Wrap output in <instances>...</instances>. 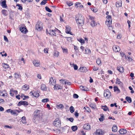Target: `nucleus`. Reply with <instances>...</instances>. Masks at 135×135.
Returning <instances> with one entry per match:
<instances>
[{
    "mask_svg": "<svg viewBox=\"0 0 135 135\" xmlns=\"http://www.w3.org/2000/svg\"><path fill=\"white\" fill-rule=\"evenodd\" d=\"M76 23L81 25L84 23V17L82 15H80L76 17Z\"/></svg>",
    "mask_w": 135,
    "mask_h": 135,
    "instance_id": "obj_1",
    "label": "nucleus"
},
{
    "mask_svg": "<svg viewBox=\"0 0 135 135\" xmlns=\"http://www.w3.org/2000/svg\"><path fill=\"white\" fill-rule=\"evenodd\" d=\"M54 126L55 127L59 128L61 125L60 119L58 118H56L53 122Z\"/></svg>",
    "mask_w": 135,
    "mask_h": 135,
    "instance_id": "obj_2",
    "label": "nucleus"
},
{
    "mask_svg": "<svg viewBox=\"0 0 135 135\" xmlns=\"http://www.w3.org/2000/svg\"><path fill=\"white\" fill-rule=\"evenodd\" d=\"M104 97L107 99H110L111 96V92L108 89L104 90Z\"/></svg>",
    "mask_w": 135,
    "mask_h": 135,
    "instance_id": "obj_3",
    "label": "nucleus"
},
{
    "mask_svg": "<svg viewBox=\"0 0 135 135\" xmlns=\"http://www.w3.org/2000/svg\"><path fill=\"white\" fill-rule=\"evenodd\" d=\"M106 20L105 21V24L107 25H111L112 23V18L111 16L108 15L106 17Z\"/></svg>",
    "mask_w": 135,
    "mask_h": 135,
    "instance_id": "obj_4",
    "label": "nucleus"
},
{
    "mask_svg": "<svg viewBox=\"0 0 135 135\" xmlns=\"http://www.w3.org/2000/svg\"><path fill=\"white\" fill-rule=\"evenodd\" d=\"M103 131L100 129H98L93 134L94 135H103Z\"/></svg>",
    "mask_w": 135,
    "mask_h": 135,
    "instance_id": "obj_5",
    "label": "nucleus"
},
{
    "mask_svg": "<svg viewBox=\"0 0 135 135\" xmlns=\"http://www.w3.org/2000/svg\"><path fill=\"white\" fill-rule=\"evenodd\" d=\"M30 94L31 95H32L33 97L36 98H37L39 96V94L37 92H34V90L32 91L30 93Z\"/></svg>",
    "mask_w": 135,
    "mask_h": 135,
    "instance_id": "obj_6",
    "label": "nucleus"
},
{
    "mask_svg": "<svg viewBox=\"0 0 135 135\" xmlns=\"http://www.w3.org/2000/svg\"><path fill=\"white\" fill-rule=\"evenodd\" d=\"M28 105V102L26 101H21L19 102L17 104L18 106H20L22 105L27 106Z\"/></svg>",
    "mask_w": 135,
    "mask_h": 135,
    "instance_id": "obj_7",
    "label": "nucleus"
},
{
    "mask_svg": "<svg viewBox=\"0 0 135 135\" xmlns=\"http://www.w3.org/2000/svg\"><path fill=\"white\" fill-rule=\"evenodd\" d=\"M113 49L114 51L115 52H119L120 51V49L118 46L115 45L113 46Z\"/></svg>",
    "mask_w": 135,
    "mask_h": 135,
    "instance_id": "obj_8",
    "label": "nucleus"
},
{
    "mask_svg": "<svg viewBox=\"0 0 135 135\" xmlns=\"http://www.w3.org/2000/svg\"><path fill=\"white\" fill-rule=\"evenodd\" d=\"M83 128L86 130H90L91 129V126L89 123L85 124L83 126Z\"/></svg>",
    "mask_w": 135,
    "mask_h": 135,
    "instance_id": "obj_9",
    "label": "nucleus"
},
{
    "mask_svg": "<svg viewBox=\"0 0 135 135\" xmlns=\"http://www.w3.org/2000/svg\"><path fill=\"white\" fill-rule=\"evenodd\" d=\"M20 30L21 32L24 33H26L28 31V30L26 28L23 27H21L20 28Z\"/></svg>",
    "mask_w": 135,
    "mask_h": 135,
    "instance_id": "obj_10",
    "label": "nucleus"
},
{
    "mask_svg": "<svg viewBox=\"0 0 135 135\" xmlns=\"http://www.w3.org/2000/svg\"><path fill=\"white\" fill-rule=\"evenodd\" d=\"M60 83L63 84L64 85V86L66 89H67V87L66 84L67 83V81L64 79H62L60 80Z\"/></svg>",
    "mask_w": 135,
    "mask_h": 135,
    "instance_id": "obj_11",
    "label": "nucleus"
},
{
    "mask_svg": "<svg viewBox=\"0 0 135 135\" xmlns=\"http://www.w3.org/2000/svg\"><path fill=\"white\" fill-rule=\"evenodd\" d=\"M79 70L80 72H86L87 71V69L86 67H80Z\"/></svg>",
    "mask_w": 135,
    "mask_h": 135,
    "instance_id": "obj_12",
    "label": "nucleus"
},
{
    "mask_svg": "<svg viewBox=\"0 0 135 135\" xmlns=\"http://www.w3.org/2000/svg\"><path fill=\"white\" fill-rule=\"evenodd\" d=\"M54 89L55 90H59L60 89H62V88L61 86L58 84H55L54 87Z\"/></svg>",
    "mask_w": 135,
    "mask_h": 135,
    "instance_id": "obj_13",
    "label": "nucleus"
},
{
    "mask_svg": "<svg viewBox=\"0 0 135 135\" xmlns=\"http://www.w3.org/2000/svg\"><path fill=\"white\" fill-rule=\"evenodd\" d=\"M6 0H3L1 3V6L3 8H6L7 7V5L6 3Z\"/></svg>",
    "mask_w": 135,
    "mask_h": 135,
    "instance_id": "obj_14",
    "label": "nucleus"
},
{
    "mask_svg": "<svg viewBox=\"0 0 135 135\" xmlns=\"http://www.w3.org/2000/svg\"><path fill=\"white\" fill-rule=\"evenodd\" d=\"M55 30L50 29L49 30V32H48V33L51 36L52 35L56 36V34L55 33Z\"/></svg>",
    "mask_w": 135,
    "mask_h": 135,
    "instance_id": "obj_15",
    "label": "nucleus"
},
{
    "mask_svg": "<svg viewBox=\"0 0 135 135\" xmlns=\"http://www.w3.org/2000/svg\"><path fill=\"white\" fill-rule=\"evenodd\" d=\"M118 70L120 73H122L124 72V70L123 67L122 66H118Z\"/></svg>",
    "mask_w": 135,
    "mask_h": 135,
    "instance_id": "obj_16",
    "label": "nucleus"
},
{
    "mask_svg": "<svg viewBox=\"0 0 135 135\" xmlns=\"http://www.w3.org/2000/svg\"><path fill=\"white\" fill-rule=\"evenodd\" d=\"M41 90L46 91L47 90V88L45 84H42L41 85Z\"/></svg>",
    "mask_w": 135,
    "mask_h": 135,
    "instance_id": "obj_17",
    "label": "nucleus"
},
{
    "mask_svg": "<svg viewBox=\"0 0 135 135\" xmlns=\"http://www.w3.org/2000/svg\"><path fill=\"white\" fill-rule=\"evenodd\" d=\"M75 6L76 8L79 7L80 8H81L83 7V5H82L81 3L79 2H77L75 4Z\"/></svg>",
    "mask_w": 135,
    "mask_h": 135,
    "instance_id": "obj_18",
    "label": "nucleus"
},
{
    "mask_svg": "<svg viewBox=\"0 0 135 135\" xmlns=\"http://www.w3.org/2000/svg\"><path fill=\"white\" fill-rule=\"evenodd\" d=\"M114 90V92H116L117 94H118L120 93V90L117 86H114L113 87Z\"/></svg>",
    "mask_w": 135,
    "mask_h": 135,
    "instance_id": "obj_19",
    "label": "nucleus"
},
{
    "mask_svg": "<svg viewBox=\"0 0 135 135\" xmlns=\"http://www.w3.org/2000/svg\"><path fill=\"white\" fill-rule=\"evenodd\" d=\"M15 78L16 79H18L19 81H20L21 79L20 78V76L17 73H15L14 74Z\"/></svg>",
    "mask_w": 135,
    "mask_h": 135,
    "instance_id": "obj_20",
    "label": "nucleus"
},
{
    "mask_svg": "<svg viewBox=\"0 0 135 135\" xmlns=\"http://www.w3.org/2000/svg\"><path fill=\"white\" fill-rule=\"evenodd\" d=\"M40 111L38 110H36L33 113L34 115L36 116H38L40 113Z\"/></svg>",
    "mask_w": 135,
    "mask_h": 135,
    "instance_id": "obj_21",
    "label": "nucleus"
},
{
    "mask_svg": "<svg viewBox=\"0 0 135 135\" xmlns=\"http://www.w3.org/2000/svg\"><path fill=\"white\" fill-rule=\"evenodd\" d=\"M1 13L5 16H7L8 15L7 11L5 9H2L1 11Z\"/></svg>",
    "mask_w": 135,
    "mask_h": 135,
    "instance_id": "obj_22",
    "label": "nucleus"
},
{
    "mask_svg": "<svg viewBox=\"0 0 135 135\" xmlns=\"http://www.w3.org/2000/svg\"><path fill=\"white\" fill-rule=\"evenodd\" d=\"M33 63L34 65L36 67L40 65V63H39L38 61L35 60H33Z\"/></svg>",
    "mask_w": 135,
    "mask_h": 135,
    "instance_id": "obj_23",
    "label": "nucleus"
},
{
    "mask_svg": "<svg viewBox=\"0 0 135 135\" xmlns=\"http://www.w3.org/2000/svg\"><path fill=\"white\" fill-rule=\"evenodd\" d=\"M91 50L88 48H86L85 49V53L86 54H91Z\"/></svg>",
    "mask_w": 135,
    "mask_h": 135,
    "instance_id": "obj_24",
    "label": "nucleus"
},
{
    "mask_svg": "<svg viewBox=\"0 0 135 135\" xmlns=\"http://www.w3.org/2000/svg\"><path fill=\"white\" fill-rule=\"evenodd\" d=\"M119 132L120 134H126L127 133V131L125 129H123L120 130Z\"/></svg>",
    "mask_w": 135,
    "mask_h": 135,
    "instance_id": "obj_25",
    "label": "nucleus"
},
{
    "mask_svg": "<svg viewBox=\"0 0 135 135\" xmlns=\"http://www.w3.org/2000/svg\"><path fill=\"white\" fill-rule=\"evenodd\" d=\"M29 87L28 85L25 84L22 87V89L25 90H27L29 88Z\"/></svg>",
    "mask_w": 135,
    "mask_h": 135,
    "instance_id": "obj_26",
    "label": "nucleus"
},
{
    "mask_svg": "<svg viewBox=\"0 0 135 135\" xmlns=\"http://www.w3.org/2000/svg\"><path fill=\"white\" fill-rule=\"evenodd\" d=\"M80 88L82 90L87 91L88 90V89L85 86H80Z\"/></svg>",
    "mask_w": 135,
    "mask_h": 135,
    "instance_id": "obj_27",
    "label": "nucleus"
},
{
    "mask_svg": "<svg viewBox=\"0 0 135 135\" xmlns=\"http://www.w3.org/2000/svg\"><path fill=\"white\" fill-rule=\"evenodd\" d=\"M102 109H103V110L105 111L108 110L109 111V110L108 107L106 105H105L104 106H102Z\"/></svg>",
    "mask_w": 135,
    "mask_h": 135,
    "instance_id": "obj_28",
    "label": "nucleus"
},
{
    "mask_svg": "<svg viewBox=\"0 0 135 135\" xmlns=\"http://www.w3.org/2000/svg\"><path fill=\"white\" fill-rule=\"evenodd\" d=\"M21 121L22 123L23 124H26L27 123L25 117L23 116L22 118V120Z\"/></svg>",
    "mask_w": 135,
    "mask_h": 135,
    "instance_id": "obj_29",
    "label": "nucleus"
},
{
    "mask_svg": "<svg viewBox=\"0 0 135 135\" xmlns=\"http://www.w3.org/2000/svg\"><path fill=\"white\" fill-rule=\"evenodd\" d=\"M117 126L115 125H114L112 128V131L113 132H115L117 131Z\"/></svg>",
    "mask_w": 135,
    "mask_h": 135,
    "instance_id": "obj_30",
    "label": "nucleus"
},
{
    "mask_svg": "<svg viewBox=\"0 0 135 135\" xmlns=\"http://www.w3.org/2000/svg\"><path fill=\"white\" fill-rule=\"evenodd\" d=\"M90 25L92 27H94L97 25V24L95 21H91Z\"/></svg>",
    "mask_w": 135,
    "mask_h": 135,
    "instance_id": "obj_31",
    "label": "nucleus"
},
{
    "mask_svg": "<svg viewBox=\"0 0 135 135\" xmlns=\"http://www.w3.org/2000/svg\"><path fill=\"white\" fill-rule=\"evenodd\" d=\"M36 27L37 30L39 31L42 28L38 24H36Z\"/></svg>",
    "mask_w": 135,
    "mask_h": 135,
    "instance_id": "obj_32",
    "label": "nucleus"
},
{
    "mask_svg": "<svg viewBox=\"0 0 135 135\" xmlns=\"http://www.w3.org/2000/svg\"><path fill=\"white\" fill-rule=\"evenodd\" d=\"M122 1L120 2H116L115 3L116 6L117 7H119L120 6H121L122 5Z\"/></svg>",
    "mask_w": 135,
    "mask_h": 135,
    "instance_id": "obj_33",
    "label": "nucleus"
},
{
    "mask_svg": "<svg viewBox=\"0 0 135 135\" xmlns=\"http://www.w3.org/2000/svg\"><path fill=\"white\" fill-rule=\"evenodd\" d=\"M71 28L70 27H68V34H70L72 35H74V33L71 32Z\"/></svg>",
    "mask_w": 135,
    "mask_h": 135,
    "instance_id": "obj_34",
    "label": "nucleus"
},
{
    "mask_svg": "<svg viewBox=\"0 0 135 135\" xmlns=\"http://www.w3.org/2000/svg\"><path fill=\"white\" fill-rule=\"evenodd\" d=\"M88 18L89 19H90L91 21H95L94 17L90 16H89Z\"/></svg>",
    "mask_w": 135,
    "mask_h": 135,
    "instance_id": "obj_35",
    "label": "nucleus"
},
{
    "mask_svg": "<svg viewBox=\"0 0 135 135\" xmlns=\"http://www.w3.org/2000/svg\"><path fill=\"white\" fill-rule=\"evenodd\" d=\"M77 40L81 43H84L85 42L84 40L82 38H78L77 39Z\"/></svg>",
    "mask_w": 135,
    "mask_h": 135,
    "instance_id": "obj_36",
    "label": "nucleus"
},
{
    "mask_svg": "<svg viewBox=\"0 0 135 135\" xmlns=\"http://www.w3.org/2000/svg\"><path fill=\"white\" fill-rule=\"evenodd\" d=\"M90 107L93 109H95L96 108V105L95 104L91 103L90 105Z\"/></svg>",
    "mask_w": 135,
    "mask_h": 135,
    "instance_id": "obj_37",
    "label": "nucleus"
},
{
    "mask_svg": "<svg viewBox=\"0 0 135 135\" xmlns=\"http://www.w3.org/2000/svg\"><path fill=\"white\" fill-rule=\"evenodd\" d=\"M126 99L129 103H131L132 102L131 99L129 97H126Z\"/></svg>",
    "mask_w": 135,
    "mask_h": 135,
    "instance_id": "obj_38",
    "label": "nucleus"
},
{
    "mask_svg": "<svg viewBox=\"0 0 135 135\" xmlns=\"http://www.w3.org/2000/svg\"><path fill=\"white\" fill-rule=\"evenodd\" d=\"M3 67L5 69L8 68L9 67V66L8 65L5 63L3 64Z\"/></svg>",
    "mask_w": 135,
    "mask_h": 135,
    "instance_id": "obj_39",
    "label": "nucleus"
},
{
    "mask_svg": "<svg viewBox=\"0 0 135 135\" xmlns=\"http://www.w3.org/2000/svg\"><path fill=\"white\" fill-rule=\"evenodd\" d=\"M96 62L98 65H100L101 64V62L100 59L98 58L96 60Z\"/></svg>",
    "mask_w": 135,
    "mask_h": 135,
    "instance_id": "obj_40",
    "label": "nucleus"
},
{
    "mask_svg": "<svg viewBox=\"0 0 135 135\" xmlns=\"http://www.w3.org/2000/svg\"><path fill=\"white\" fill-rule=\"evenodd\" d=\"M70 112L71 113H73V112H74V107L72 106H71L70 108Z\"/></svg>",
    "mask_w": 135,
    "mask_h": 135,
    "instance_id": "obj_41",
    "label": "nucleus"
},
{
    "mask_svg": "<svg viewBox=\"0 0 135 135\" xmlns=\"http://www.w3.org/2000/svg\"><path fill=\"white\" fill-rule=\"evenodd\" d=\"M78 129V127L77 126H74L72 127L71 129L73 130V131H75L77 130Z\"/></svg>",
    "mask_w": 135,
    "mask_h": 135,
    "instance_id": "obj_42",
    "label": "nucleus"
},
{
    "mask_svg": "<svg viewBox=\"0 0 135 135\" xmlns=\"http://www.w3.org/2000/svg\"><path fill=\"white\" fill-rule=\"evenodd\" d=\"M45 8L46 10L49 12H52V11L51 10V9L49 8L47 6H46L45 7Z\"/></svg>",
    "mask_w": 135,
    "mask_h": 135,
    "instance_id": "obj_43",
    "label": "nucleus"
},
{
    "mask_svg": "<svg viewBox=\"0 0 135 135\" xmlns=\"http://www.w3.org/2000/svg\"><path fill=\"white\" fill-rule=\"evenodd\" d=\"M49 99L48 98H45L44 99H42V103H45V102H49Z\"/></svg>",
    "mask_w": 135,
    "mask_h": 135,
    "instance_id": "obj_44",
    "label": "nucleus"
},
{
    "mask_svg": "<svg viewBox=\"0 0 135 135\" xmlns=\"http://www.w3.org/2000/svg\"><path fill=\"white\" fill-rule=\"evenodd\" d=\"M16 6L18 7V9L20 10H22V7L21 6L20 4H17L16 5Z\"/></svg>",
    "mask_w": 135,
    "mask_h": 135,
    "instance_id": "obj_45",
    "label": "nucleus"
},
{
    "mask_svg": "<svg viewBox=\"0 0 135 135\" xmlns=\"http://www.w3.org/2000/svg\"><path fill=\"white\" fill-rule=\"evenodd\" d=\"M84 109H85V110L88 112H90V108L88 107H84Z\"/></svg>",
    "mask_w": 135,
    "mask_h": 135,
    "instance_id": "obj_46",
    "label": "nucleus"
},
{
    "mask_svg": "<svg viewBox=\"0 0 135 135\" xmlns=\"http://www.w3.org/2000/svg\"><path fill=\"white\" fill-rule=\"evenodd\" d=\"M46 0H43L41 3L40 4L41 5H44L46 3Z\"/></svg>",
    "mask_w": 135,
    "mask_h": 135,
    "instance_id": "obj_47",
    "label": "nucleus"
},
{
    "mask_svg": "<svg viewBox=\"0 0 135 135\" xmlns=\"http://www.w3.org/2000/svg\"><path fill=\"white\" fill-rule=\"evenodd\" d=\"M91 9L94 12H96L98 11L97 9L95 7H94L91 8Z\"/></svg>",
    "mask_w": 135,
    "mask_h": 135,
    "instance_id": "obj_48",
    "label": "nucleus"
},
{
    "mask_svg": "<svg viewBox=\"0 0 135 135\" xmlns=\"http://www.w3.org/2000/svg\"><path fill=\"white\" fill-rule=\"evenodd\" d=\"M61 48L63 52L64 53H66L68 51V50H67V49L64 48V47H61Z\"/></svg>",
    "mask_w": 135,
    "mask_h": 135,
    "instance_id": "obj_49",
    "label": "nucleus"
},
{
    "mask_svg": "<svg viewBox=\"0 0 135 135\" xmlns=\"http://www.w3.org/2000/svg\"><path fill=\"white\" fill-rule=\"evenodd\" d=\"M122 82L120 81L119 79L118 78H117L116 79V83L118 84H119L120 83H122Z\"/></svg>",
    "mask_w": 135,
    "mask_h": 135,
    "instance_id": "obj_50",
    "label": "nucleus"
},
{
    "mask_svg": "<svg viewBox=\"0 0 135 135\" xmlns=\"http://www.w3.org/2000/svg\"><path fill=\"white\" fill-rule=\"evenodd\" d=\"M93 69L94 71H96L99 68L97 66H94L93 67Z\"/></svg>",
    "mask_w": 135,
    "mask_h": 135,
    "instance_id": "obj_51",
    "label": "nucleus"
},
{
    "mask_svg": "<svg viewBox=\"0 0 135 135\" xmlns=\"http://www.w3.org/2000/svg\"><path fill=\"white\" fill-rule=\"evenodd\" d=\"M59 55V52L57 51H55L54 54V55L55 56L58 57Z\"/></svg>",
    "mask_w": 135,
    "mask_h": 135,
    "instance_id": "obj_52",
    "label": "nucleus"
},
{
    "mask_svg": "<svg viewBox=\"0 0 135 135\" xmlns=\"http://www.w3.org/2000/svg\"><path fill=\"white\" fill-rule=\"evenodd\" d=\"M74 69L75 70H77L78 69V66L74 64H73Z\"/></svg>",
    "mask_w": 135,
    "mask_h": 135,
    "instance_id": "obj_53",
    "label": "nucleus"
},
{
    "mask_svg": "<svg viewBox=\"0 0 135 135\" xmlns=\"http://www.w3.org/2000/svg\"><path fill=\"white\" fill-rule=\"evenodd\" d=\"M56 83V81L55 80V81H52L50 83H49L50 85H53L54 84H55Z\"/></svg>",
    "mask_w": 135,
    "mask_h": 135,
    "instance_id": "obj_54",
    "label": "nucleus"
},
{
    "mask_svg": "<svg viewBox=\"0 0 135 135\" xmlns=\"http://www.w3.org/2000/svg\"><path fill=\"white\" fill-rule=\"evenodd\" d=\"M74 115L76 118H78L79 115V114L78 113V111L77 110L75 111Z\"/></svg>",
    "mask_w": 135,
    "mask_h": 135,
    "instance_id": "obj_55",
    "label": "nucleus"
},
{
    "mask_svg": "<svg viewBox=\"0 0 135 135\" xmlns=\"http://www.w3.org/2000/svg\"><path fill=\"white\" fill-rule=\"evenodd\" d=\"M4 40L6 41V42H8V39L6 36H4Z\"/></svg>",
    "mask_w": 135,
    "mask_h": 135,
    "instance_id": "obj_56",
    "label": "nucleus"
},
{
    "mask_svg": "<svg viewBox=\"0 0 135 135\" xmlns=\"http://www.w3.org/2000/svg\"><path fill=\"white\" fill-rule=\"evenodd\" d=\"M4 127H6V128H9L10 129H12L13 128V127L11 126H9L8 125H5L4 126Z\"/></svg>",
    "mask_w": 135,
    "mask_h": 135,
    "instance_id": "obj_57",
    "label": "nucleus"
},
{
    "mask_svg": "<svg viewBox=\"0 0 135 135\" xmlns=\"http://www.w3.org/2000/svg\"><path fill=\"white\" fill-rule=\"evenodd\" d=\"M73 97L74 98H77L79 97L78 95L76 94H74L73 95Z\"/></svg>",
    "mask_w": 135,
    "mask_h": 135,
    "instance_id": "obj_58",
    "label": "nucleus"
},
{
    "mask_svg": "<svg viewBox=\"0 0 135 135\" xmlns=\"http://www.w3.org/2000/svg\"><path fill=\"white\" fill-rule=\"evenodd\" d=\"M107 26L108 27V28L110 30H112L113 29V28L111 26V25H107Z\"/></svg>",
    "mask_w": 135,
    "mask_h": 135,
    "instance_id": "obj_59",
    "label": "nucleus"
},
{
    "mask_svg": "<svg viewBox=\"0 0 135 135\" xmlns=\"http://www.w3.org/2000/svg\"><path fill=\"white\" fill-rule=\"evenodd\" d=\"M72 41V38L70 37H68V41L70 42H71Z\"/></svg>",
    "mask_w": 135,
    "mask_h": 135,
    "instance_id": "obj_60",
    "label": "nucleus"
},
{
    "mask_svg": "<svg viewBox=\"0 0 135 135\" xmlns=\"http://www.w3.org/2000/svg\"><path fill=\"white\" fill-rule=\"evenodd\" d=\"M73 5V2H72L69 1L68 2V6H71Z\"/></svg>",
    "mask_w": 135,
    "mask_h": 135,
    "instance_id": "obj_61",
    "label": "nucleus"
},
{
    "mask_svg": "<svg viewBox=\"0 0 135 135\" xmlns=\"http://www.w3.org/2000/svg\"><path fill=\"white\" fill-rule=\"evenodd\" d=\"M55 80H54L53 79V78L52 77H51V78H50L49 83H50L52 81H55Z\"/></svg>",
    "mask_w": 135,
    "mask_h": 135,
    "instance_id": "obj_62",
    "label": "nucleus"
},
{
    "mask_svg": "<svg viewBox=\"0 0 135 135\" xmlns=\"http://www.w3.org/2000/svg\"><path fill=\"white\" fill-rule=\"evenodd\" d=\"M11 113L12 115H15L16 114V111L15 110H12Z\"/></svg>",
    "mask_w": 135,
    "mask_h": 135,
    "instance_id": "obj_63",
    "label": "nucleus"
},
{
    "mask_svg": "<svg viewBox=\"0 0 135 135\" xmlns=\"http://www.w3.org/2000/svg\"><path fill=\"white\" fill-rule=\"evenodd\" d=\"M68 120L70 121L71 122H73L74 120V119L73 118H70L68 119Z\"/></svg>",
    "mask_w": 135,
    "mask_h": 135,
    "instance_id": "obj_64",
    "label": "nucleus"
}]
</instances>
